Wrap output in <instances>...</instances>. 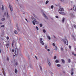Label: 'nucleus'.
<instances>
[{"mask_svg": "<svg viewBox=\"0 0 76 76\" xmlns=\"http://www.w3.org/2000/svg\"><path fill=\"white\" fill-rule=\"evenodd\" d=\"M62 41L66 45H68V41L67 40V39H62Z\"/></svg>", "mask_w": 76, "mask_h": 76, "instance_id": "obj_1", "label": "nucleus"}, {"mask_svg": "<svg viewBox=\"0 0 76 76\" xmlns=\"http://www.w3.org/2000/svg\"><path fill=\"white\" fill-rule=\"evenodd\" d=\"M32 23L34 25H35V23H37V24H38V23H39V22L37 21L36 19H34L33 21H32Z\"/></svg>", "mask_w": 76, "mask_h": 76, "instance_id": "obj_2", "label": "nucleus"}, {"mask_svg": "<svg viewBox=\"0 0 76 76\" xmlns=\"http://www.w3.org/2000/svg\"><path fill=\"white\" fill-rule=\"evenodd\" d=\"M40 43L42 45H44L45 43L44 42L42 41V38H41L40 39Z\"/></svg>", "mask_w": 76, "mask_h": 76, "instance_id": "obj_3", "label": "nucleus"}, {"mask_svg": "<svg viewBox=\"0 0 76 76\" xmlns=\"http://www.w3.org/2000/svg\"><path fill=\"white\" fill-rule=\"evenodd\" d=\"M9 6L11 11L12 12L13 11V7H12V6L11 5H9Z\"/></svg>", "mask_w": 76, "mask_h": 76, "instance_id": "obj_4", "label": "nucleus"}, {"mask_svg": "<svg viewBox=\"0 0 76 76\" xmlns=\"http://www.w3.org/2000/svg\"><path fill=\"white\" fill-rule=\"evenodd\" d=\"M73 10L76 12V5H74L73 7Z\"/></svg>", "mask_w": 76, "mask_h": 76, "instance_id": "obj_5", "label": "nucleus"}, {"mask_svg": "<svg viewBox=\"0 0 76 76\" xmlns=\"http://www.w3.org/2000/svg\"><path fill=\"white\" fill-rule=\"evenodd\" d=\"M59 13L61 15H66V13L63 12H59Z\"/></svg>", "mask_w": 76, "mask_h": 76, "instance_id": "obj_6", "label": "nucleus"}, {"mask_svg": "<svg viewBox=\"0 0 76 76\" xmlns=\"http://www.w3.org/2000/svg\"><path fill=\"white\" fill-rule=\"evenodd\" d=\"M43 15L44 16V17L46 19H48V18H47V17L45 15V14L44 13H43Z\"/></svg>", "mask_w": 76, "mask_h": 76, "instance_id": "obj_7", "label": "nucleus"}, {"mask_svg": "<svg viewBox=\"0 0 76 76\" xmlns=\"http://www.w3.org/2000/svg\"><path fill=\"white\" fill-rule=\"evenodd\" d=\"M70 16L71 17V18H75V15H74L72 13H71L70 14Z\"/></svg>", "mask_w": 76, "mask_h": 76, "instance_id": "obj_8", "label": "nucleus"}, {"mask_svg": "<svg viewBox=\"0 0 76 76\" xmlns=\"http://www.w3.org/2000/svg\"><path fill=\"white\" fill-rule=\"evenodd\" d=\"M24 9V8H23V6H21L20 7V10H21V11H22Z\"/></svg>", "mask_w": 76, "mask_h": 76, "instance_id": "obj_9", "label": "nucleus"}, {"mask_svg": "<svg viewBox=\"0 0 76 76\" xmlns=\"http://www.w3.org/2000/svg\"><path fill=\"white\" fill-rule=\"evenodd\" d=\"M59 11H61L62 12H64V9L62 8H60L59 10Z\"/></svg>", "mask_w": 76, "mask_h": 76, "instance_id": "obj_10", "label": "nucleus"}, {"mask_svg": "<svg viewBox=\"0 0 76 76\" xmlns=\"http://www.w3.org/2000/svg\"><path fill=\"white\" fill-rule=\"evenodd\" d=\"M65 20V18L64 17H63L62 18V23H64V20Z\"/></svg>", "mask_w": 76, "mask_h": 76, "instance_id": "obj_11", "label": "nucleus"}, {"mask_svg": "<svg viewBox=\"0 0 76 76\" xmlns=\"http://www.w3.org/2000/svg\"><path fill=\"white\" fill-rule=\"evenodd\" d=\"M48 63L49 66H51V63H50V62L49 60L48 61Z\"/></svg>", "mask_w": 76, "mask_h": 76, "instance_id": "obj_12", "label": "nucleus"}, {"mask_svg": "<svg viewBox=\"0 0 76 76\" xmlns=\"http://www.w3.org/2000/svg\"><path fill=\"white\" fill-rule=\"evenodd\" d=\"M55 50L56 51H57V46H56L55 47Z\"/></svg>", "mask_w": 76, "mask_h": 76, "instance_id": "obj_13", "label": "nucleus"}, {"mask_svg": "<svg viewBox=\"0 0 76 76\" xmlns=\"http://www.w3.org/2000/svg\"><path fill=\"white\" fill-rule=\"evenodd\" d=\"M14 44H15V41H13L12 43V47H13V46Z\"/></svg>", "mask_w": 76, "mask_h": 76, "instance_id": "obj_14", "label": "nucleus"}, {"mask_svg": "<svg viewBox=\"0 0 76 76\" xmlns=\"http://www.w3.org/2000/svg\"><path fill=\"white\" fill-rule=\"evenodd\" d=\"M47 38L49 39L50 40L51 39V37L49 36H47Z\"/></svg>", "mask_w": 76, "mask_h": 76, "instance_id": "obj_15", "label": "nucleus"}, {"mask_svg": "<svg viewBox=\"0 0 76 76\" xmlns=\"http://www.w3.org/2000/svg\"><path fill=\"white\" fill-rule=\"evenodd\" d=\"M6 46H7V48H9V46H9V43L7 44L6 45Z\"/></svg>", "mask_w": 76, "mask_h": 76, "instance_id": "obj_16", "label": "nucleus"}, {"mask_svg": "<svg viewBox=\"0 0 76 76\" xmlns=\"http://www.w3.org/2000/svg\"><path fill=\"white\" fill-rule=\"evenodd\" d=\"M7 18H8L9 15H8V12H7Z\"/></svg>", "mask_w": 76, "mask_h": 76, "instance_id": "obj_17", "label": "nucleus"}, {"mask_svg": "<svg viewBox=\"0 0 76 76\" xmlns=\"http://www.w3.org/2000/svg\"><path fill=\"white\" fill-rule=\"evenodd\" d=\"M14 33L15 34H18V32L16 30L15 31Z\"/></svg>", "mask_w": 76, "mask_h": 76, "instance_id": "obj_18", "label": "nucleus"}, {"mask_svg": "<svg viewBox=\"0 0 76 76\" xmlns=\"http://www.w3.org/2000/svg\"><path fill=\"white\" fill-rule=\"evenodd\" d=\"M1 20H2V21H4V20H5V18H2Z\"/></svg>", "mask_w": 76, "mask_h": 76, "instance_id": "obj_19", "label": "nucleus"}, {"mask_svg": "<svg viewBox=\"0 0 76 76\" xmlns=\"http://www.w3.org/2000/svg\"><path fill=\"white\" fill-rule=\"evenodd\" d=\"M59 61L57 59L56 61V63H59Z\"/></svg>", "mask_w": 76, "mask_h": 76, "instance_id": "obj_20", "label": "nucleus"}, {"mask_svg": "<svg viewBox=\"0 0 76 76\" xmlns=\"http://www.w3.org/2000/svg\"><path fill=\"white\" fill-rule=\"evenodd\" d=\"M62 62L63 63H65V61L63 59H62Z\"/></svg>", "mask_w": 76, "mask_h": 76, "instance_id": "obj_21", "label": "nucleus"}, {"mask_svg": "<svg viewBox=\"0 0 76 76\" xmlns=\"http://www.w3.org/2000/svg\"><path fill=\"white\" fill-rule=\"evenodd\" d=\"M15 73H17V72H18V70H17V69H15Z\"/></svg>", "mask_w": 76, "mask_h": 76, "instance_id": "obj_22", "label": "nucleus"}, {"mask_svg": "<svg viewBox=\"0 0 76 76\" xmlns=\"http://www.w3.org/2000/svg\"><path fill=\"white\" fill-rule=\"evenodd\" d=\"M68 62H69V63H70V62H71V61L70 60V59H69L68 60Z\"/></svg>", "mask_w": 76, "mask_h": 76, "instance_id": "obj_23", "label": "nucleus"}, {"mask_svg": "<svg viewBox=\"0 0 76 76\" xmlns=\"http://www.w3.org/2000/svg\"><path fill=\"white\" fill-rule=\"evenodd\" d=\"M1 9L2 10H4V7H3V5H2V7L1 8Z\"/></svg>", "mask_w": 76, "mask_h": 76, "instance_id": "obj_24", "label": "nucleus"}, {"mask_svg": "<svg viewBox=\"0 0 76 76\" xmlns=\"http://www.w3.org/2000/svg\"><path fill=\"white\" fill-rule=\"evenodd\" d=\"M57 67H60V66H61V65L60 64H58L57 65Z\"/></svg>", "mask_w": 76, "mask_h": 76, "instance_id": "obj_25", "label": "nucleus"}, {"mask_svg": "<svg viewBox=\"0 0 76 76\" xmlns=\"http://www.w3.org/2000/svg\"><path fill=\"white\" fill-rule=\"evenodd\" d=\"M49 2V1H47L45 3L46 4H47L48 3V2Z\"/></svg>", "mask_w": 76, "mask_h": 76, "instance_id": "obj_26", "label": "nucleus"}, {"mask_svg": "<svg viewBox=\"0 0 76 76\" xmlns=\"http://www.w3.org/2000/svg\"><path fill=\"white\" fill-rule=\"evenodd\" d=\"M45 49H46V50H47V48L48 47H47V46L45 45Z\"/></svg>", "mask_w": 76, "mask_h": 76, "instance_id": "obj_27", "label": "nucleus"}, {"mask_svg": "<svg viewBox=\"0 0 76 76\" xmlns=\"http://www.w3.org/2000/svg\"><path fill=\"white\" fill-rule=\"evenodd\" d=\"M61 51H63L64 50V49H63V48H61Z\"/></svg>", "mask_w": 76, "mask_h": 76, "instance_id": "obj_28", "label": "nucleus"}, {"mask_svg": "<svg viewBox=\"0 0 76 76\" xmlns=\"http://www.w3.org/2000/svg\"><path fill=\"white\" fill-rule=\"evenodd\" d=\"M43 32H44V33H45L46 32V31H45V30L44 29L43 30Z\"/></svg>", "mask_w": 76, "mask_h": 76, "instance_id": "obj_29", "label": "nucleus"}, {"mask_svg": "<svg viewBox=\"0 0 76 76\" xmlns=\"http://www.w3.org/2000/svg\"><path fill=\"white\" fill-rule=\"evenodd\" d=\"M36 28L37 30H39V28H38V27L36 26Z\"/></svg>", "mask_w": 76, "mask_h": 76, "instance_id": "obj_30", "label": "nucleus"}, {"mask_svg": "<svg viewBox=\"0 0 76 76\" xmlns=\"http://www.w3.org/2000/svg\"><path fill=\"white\" fill-rule=\"evenodd\" d=\"M39 26L40 27H42V24H39Z\"/></svg>", "mask_w": 76, "mask_h": 76, "instance_id": "obj_31", "label": "nucleus"}, {"mask_svg": "<svg viewBox=\"0 0 76 76\" xmlns=\"http://www.w3.org/2000/svg\"><path fill=\"white\" fill-rule=\"evenodd\" d=\"M51 9H53V8H54V6H53V5H52L51 6Z\"/></svg>", "mask_w": 76, "mask_h": 76, "instance_id": "obj_32", "label": "nucleus"}, {"mask_svg": "<svg viewBox=\"0 0 76 76\" xmlns=\"http://www.w3.org/2000/svg\"><path fill=\"white\" fill-rule=\"evenodd\" d=\"M7 39L8 40V39H9V37H7Z\"/></svg>", "mask_w": 76, "mask_h": 76, "instance_id": "obj_33", "label": "nucleus"}, {"mask_svg": "<svg viewBox=\"0 0 76 76\" xmlns=\"http://www.w3.org/2000/svg\"><path fill=\"white\" fill-rule=\"evenodd\" d=\"M18 65V62H16L15 63V65H16V66H17V65Z\"/></svg>", "mask_w": 76, "mask_h": 76, "instance_id": "obj_34", "label": "nucleus"}, {"mask_svg": "<svg viewBox=\"0 0 76 76\" xmlns=\"http://www.w3.org/2000/svg\"><path fill=\"white\" fill-rule=\"evenodd\" d=\"M74 28H75L76 29V25L74 24Z\"/></svg>", "mask_w": 76, "mask_h": 76, "instance_id": "obj_35", "label": "nucleus"}, {"mask_svg": "<svg viewBox=\"0 0 76 76\" xmlns=\"http://www.w3.org/2000/svg\"><path fill=\"white\" fill-rule=\"evenodd\" d=\"M4 16H6V12H5L4 13Z\"/></svg>", "mask_w": 76, "mask_h": 76, "instance_id": "obj_36", "label": "nucleus"}, {"mask_svg": "<svg viewBox=\"0 0 76 76\" xmlns=\"http://www.w3.org/2000/svg\"><path fill=\"white\" fill-rule=\"evenodd\" d=\"M1 27H3V28H4V26L3 25L2 26H1Z\"/></svg>", "mask_w": 76, "mask_h": 76, "instance_id": "obj_37", "label": "nucleus"}, {"mask_svg": "<svg viewBox=\"0 0 76 76\" xmlns=\"http://www.w3.org/2000/svg\"><path fill=\"white\" fill-rule=\"evenodd\" d=\"M56 18H57V19H58V16H56Z\"/></svg>", "mask_w": 76, "mask_h": 76, "instance_id": "obj_38", "label": "nucleus"}, {"mask_svg": "<svg viewBox=\"0 0 76 76\" xmlns=\"http://www.w3.org/2000/svg\"><path fill=\"white\" fill-rule=\"evenodd\" d=\"M40 69L41 70H42V67H41V66H40Z\"/></svg>", "mask_w": 76, "mask_h": 76, "instance_id": "obj_39", "label": "nucleus"}, {"mask_svg": "<svg viewBox=\"0 0 76 76\" xmlns=\"http://www.w3.org/2000/svg\"><path fill=\"white\" fill-rule=\"evenodd\" d=\"M60 1H61L62 2H63L64 1V0H60Z\"/></svg>", "mask_w": 76, "mask_h": 76, "instance_id": "obj_40", "label": "nucleus"}, {"mask_svg": "<svg viewBox=\"0 0 76 76\" xmlns=\"http://www.w3.org/2000/svg\"><path fill=\"white\" fill-rule=\"evenodd\" d=\"M16 50H17V51L18 50V49H15V53H16Z\"/></svg>", "mask_w": 76, "mask_h": 76, "instance_id": "obj_41", "label": "nucleus"}, {"mask_svg": "<svg viewBox=\"0 0 76 76\" xmlns=\"http://www.w3.org/2000/svg\"><path fill=\"white\" fill-rule=\"evenodd\" d=\"M7 60H8V61H9V58H7Z\"/></svg>", "mask_w": 76, "mask_h": 76, "instance_id": "obj_42", "label": "nucleus"}, {"mask_svg": "<svg viewBox=\"0 0 76 76\" xmlns=\"http://www.w3.org/2000/svg\"><path fill=\"white\" fill-rule=\"evenodd\" d=\"M56 58V56H55L54 57V59H55Z\"/></svg>", "mask_w": 76, "mask_h": 76, "instance_id": "obj_43", "label": "nucleus"}, {"mask_svg": "<svg viewBox=\"0 0 76 76\" xmlns=\"http://www.w3.org/2000/svg\"><path fill=\"white\" fill-rule=\"evenodd\" d=\"M17 29H18V31H20V30H19V29L18 28Z\"/></svg>", "mask_w": 76, "mask_h": 76, "instance_id": "obj_44", "label": "nucleus"}, {"mask_svg": "<svg viewBox=\"0 0 76 76\" xmlns=\"http://www.w3.org/2000/svg\"><path fill=\"white\" fill-rule=\"evenodd\" d=\"M53 46H55V44L54 43H53Z\"/></svg>", "mask_w": 76, "mask_h": 76, "instance_id": "obj_45", "label": "nucleus"}, {"mask_svg": "<svg viewBox=\"0 0 76 76\" xmlns=\"http://www.w3.org/2000/svg\"><path fill=\"white\" fill-rule=\"evenodd\" d=\"M69 48L71 49V46H69Z\"/></svg>", "mask_w": 76, "mask_h": 76, "instance_id": "obj_46", "label": "nucleus"}, {"mask_svg": "<svg viewBox=\"0 0 76 76\" xmlns=\"http://www.w3.org/2000/svg\"><path fill=\"white\" fill-rule=\"evenodd\" d=\"M47 51H50V49H48L47 50Z\"/></svg>", "mask_w": 76, "mask_h": 76, "instance_id": "obj_47", "label": "nucleus"}, {"mask_svg": "<svg viewBox=\"0 0 76 76\" xmlns=\"http://www.w3.org/2000/svg\"><path fill=\"white\" fill-rule=\"evenodd\" d=\"M35 58L37 60L38 59V58H37V56H35Z\"/></svg>", "mask_w": 76, "mask_h": 76, "instance_id": "obj_48", "label": "nucleus"}, {"mask_svg": "<svg viewBox=\"0 0 76 76\" xmlns=\"http://www.w3.org/2000/svg\"><path fill=\"white\" fill-rule=\"evenodd\" d=\"M71 75H73V72H72L71 73Z\"/></svg>", "mask_w": 76, "mask_h": 76, "instance_id": "obj_49", "label": "nucleus"}, {"mask_svg": "<svg viewBox=\"0 0 76 76\" xmlns=\"http://www.w3.org/2000/svg\"><path fill=\"white\" fill-rule=\"evenodd\" d=\"M12 52H14V50H13V49L12 50Z\"/></svg>", "mask_w": 76, "mask_h": 76, "instance_id": "obj_50", "label": "nucleus"}, {"mask_svg": "<svg viewBox=\"0 0 76 76\" xmlns=\"http://www.w3.org/2000/svg\"><path fill=\"white\" fill-rule=\"evenodd\" d=\"M76 54H74V56H76Z\"/></svg>", "mask_w": 76, "mask_h": 76, "instance_id": "obj_51", "label": "nucleus"}, {"mask_svg": "<svg viewBox=\"0 0 76 76\" xmlns=\"http://www.w3.org/2000/svg\"><path fill=\"white\" fill-rule=\"evenodd\" d=\"M72 54H73H73H74V53H73V52H72Z\"/></svg>", "mask_w": 76, "mask_h": 76, "instance_id": "obj_52", "label": "nucleus"}, {"mask_svg": "<svg viewBox=\"0 0 76 76\" xmlns=\"http://www.w3.org/2000/svg\"><path fill=\"white\" fill-rule=\"evenodd\" d=\"M63 72L64 73H65V72L64 71H63Z\"/></svg>", "mask_w": 76, "mask_h": 76, "instance_id": "obj_53", "label": "nucleus"}, {"mask_svg": "<svg viewBox=\"0 0 76 76\" xmlns=\"http://www.w3.org/2000/svg\"><path fill=\"white\" fill-rule=\"evenodd\" d=\"M33 15H34V16L35 17V15L34 14H33Z\"/></svg>", "mask_w": 76, "mask_h": 76, "instance_id": "obj_54", "label": "nucleus"}, {"mask_svg": "<svg viewBox=\"0 0 76 76\" xmlns=\"http://www.w3.org/2000/svg\"><path fill=\"white\" fill-rule=\"evenodd\" d=\"M26 19V21H28V20H27V19Z\"/></svg>", "mask_w": 76, "mask_h": 76, "instance_id": "obj_55", "label": "nucleus"}, {"mask_svg": "<svg viewBox=\"0 0 76 76\" xmlns=\"http://www.w3.org/2000/svg\"><path fill=\"white\" fill-rule=\"evenodd\" d=\"M0 53H1V50L0 49Z\"/></svg>", "mask_w": 76, "mask_h": 76, "instance_id": "obj_56", "label": "nucleus"}, {"mask_svg": "<svg viewBox=\"0 0 76 76\" xmlns=\"http://www.w3.org/2000/svg\"><path fill=\"white\" fill-rule=\"evenodd\" d=\"M75 50L76 51V48H75Z\"/></svg>", "mask_w": 76, "mask_h": 76, "instance_id": "obj_57", "label": "nucleus"}, {"mask_svg": "<svg viewBox=\"0 0 76 76\" xmlns=\"http://www.w3.org/2000/svg\"><path fill=\"white\" fill-rule=\"evenodd\" d=\"M37 19H38V20H39V19H38V18H37Z\"/></svg>", "mask_w": 76, "mask_h": 76, "instance_id": "obj_58", "label": "nucleus"}, {"mask_svg": "<svg viewBox=\"0 0 76 76\" xmlns=\"http://www.w3.org/2000/svg\"><path fill=\"white\" fill-rule=\"evenodd\" d=\"M54 37L55 38H56V37L54 36Z\"/></svg>", "mask_w": 76, "mask_h": 76, "instance_id": "obj_59", "label": "nucleus"}, {"mask_svg": "<svg viewBox=\"0 0 76 76\" xmlns=\"http://www.w3.org/2000/svg\"><path fill=\"white\" fill-rule=\"evenodd\" d=\"M16 1H17V2H18V0H16Z\"/></svg>", "mask_w": 76, "mask_h": 76, "instance_id": "obj_60", "label": "nucleus"}, {"mask_svg": "<svg viewBox=\"0 0 76 76\" xmlns=\"http://www.w3.org/2000/svg\"><path fill=\"white\" fill-rule=\"evenodd\" d=\"M70 10H72V8H71V9H70Z\"/></svg>", "mask_w": 76, "mask_h": 76, "instance_id": "obj_61", "label": "nucleus"}, {"mask_svg": "<svg viewBox=\"0 0 76 76\" xmlns=\"http://www.w3.org/2000/svg\"><path fill=\"white\" fill-rule=\"evenodd\" d=\"M4 74L5 76V74H4Z\"/></svg>", "mask_w": 76, "mask_h": 76, "instance_id": "obj_62", "label": "nucleus"}]
</instances>
